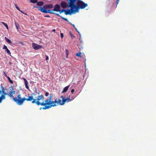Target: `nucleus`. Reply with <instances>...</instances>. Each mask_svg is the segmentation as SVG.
<instances>
[{
    "mask_svg": "<svg viewBox=\"0 0 156 156\" xmlns=\"http://www.w3.org/2000/svg\"><path fill=\"white\" fill-rule=\"evenodd\" d=\"M52 97V96L51 94H50L49 98H47L45 100L44 102H40V100H44V97L42 95H39L37 98L36 99H34L33 98V99L32 101V103L33 104L35 103L38 106L39 105L43 106L45 105V106L43 108H40V110L41 109L44 110L46 109H48L51 108V107L55 106V105L53 103H51V100Z\"/></svg>",
    "mask_w": 156,
    "mask_h": 156,
    "instance_id": "obj_1",
    "label": "nucleus"
},
{
    "mask_svg": "<svg viewBox=\"0 0 156 156\" xmlns=\"http://www.w3.org/2000/svg\"><path fill=\"white\" fill-rule=\"evenodd\" d=\"M78 0H67L68 1V8L70 7V9L65 10V13L66 15L70 14L71 15L73 13L78 11V2L76 4L75 3Z\"/></svg>",
    "mask_w": 156,
    "mask_h": 156,
    "instance_id": "obj_2",
    "label": "nucleus"
},
{
    "mask_svg": "<svg viewBox=\"0 0 156 156\" xmlns=\"http://www.w3.org/2000/svg\"><path fill=\"white\" fill-rule=\"evenodd\" d=\"M28 98H21V95L19 94L17 96V97H13V101L19 105H21L23 104L25 100L27 101H30L33 99V97L32 96H28Z\"/></svg>",
    "mask_w": 156,
    "mask_h": 156,
    "instance_id": "obj_3",
    "label": "nucleus"
},
{
    "mask_svg": "<svg viewBox=\"0 0 156 156\" xmlns=\"http://www.w3.org/2000/svg\"><path fill=\"white\" fill-rule=\"evenodd\" d=\"M61 97L62 98V101H61L60 99H59L58 101L57 100V99H56L54 101H51V103H52V102H53V103L55 105V106H56L59 104L63 105L66 101H67L68 102L70 101L69 98H67L66 99L64 98L62 96H61ZM52 103H53V102H52Z\"/></svg>",
    "mask_w": 156,
    "mask_h": 156,
    "instance_id": "obj_4",
    "label": "nucleus"
},
{
    "mask_svg": "<svg viewBox=\"0 0 156 156\" xmlns=\"http://www.w3.org/2000/svg\"><path fill=\"white\" fill-rule=\"evenodd\" d=\"M87 4L79 0V9H83L87 6Z\"/></svg>",
    "mask_w": 156,
    "mask_h": 156,
    "instance_id": "obj_5",
    "label": "nucleus"
},
{
    "mask_svg": "<svg viewBox=\"0 0 156 156\" xmlns=\"http://www.w3.org/2000/svg\"><path fill=\"white\" fill-rule=\"evenodd\" d=\"M32 46L33 48L35 50H37L39 49H40L42 47V46L41 45H38L37 44H35L34 43H32Z\"/></svg>",
    "mask_w": 156,
    "mask_h": 156,
    "instance_id": "obj_6",
    "label": "nucleus"
},
{
    "mask_svg": "<svg viewBox=\"0 0 156 156\" xmlns=\"http://www.w3.org/2000/svg\"><path fill=\"white\" fill-rule=\"evenodd\" d=\"M44 5L43 6V7H39L37 6H35L34 7L35 8H37L39 10H40L42 12L44 13H46V12H47L46 11V7H44Z\"/></svg>",
    "mask_w": 156,
    "mask_h": 156,
    "instance_id": "obj_7",
    "label": "nucleus"
},
{
    "mask_svg": "<svg viewBox=\"0 0 156 156\" xmlns=\"http://www.w3.org/2000/svg\"><path fill=\"white\" fill-rule=\"evenodd\" d=\"M60 5L58 4H56L54 7V9L52 10V11H55L56 12H58L60 11Z\"/></svg>",
    "mask_w": 156,
    "mask_h": 156,
    "instance_id": "obj_8",
    "label": "nucleus"
},
{
    "mask_svg": "<svg viewBox=\"0 0 156 156\" xmlns=\"http://www.w3.org/2000/svg\"><path fill=\"white\" fill-rule=\"evenodd\" d=\"M60 5L63 9H65L66 7L68 8V5L66 2H62L61 3Z\"/></svg>",
    "mask_w": 156,
    "mask_h": 156,
    "instance_id": "obj_9",
    "label": "nucleus"
},
{
    "mask_svg": "<svg viewBox=\"0 0 156 156\" xmlns=\"http://www.w3.org/2000/svg\"><path fill=\"white\" fill-rule=\"evenodd\" d=\"M3 49L5 50V51L9 55H11V53L10 52L9 50L8 49L7 47L5 45H4Z\"/></svg>",
    "mask_w": 156,
    "mask_h": 156,
    "instance_id": "obj_10",
    "label": "nucleus"
},
{
    "mask_svg": "<svg viewBox=\"0 0 156 156\" xmlns=\"http://www.w3.org/2000/svg\"><path fill=\"white\" fill-rule=\"evenodd\" d=\"M46 13H49L51 14H54L58 16H60V15L58 13H56L53 12V11H52V10H46Z\"/></svg>",
    "mask_w": 156,
    "mask_h": 156,
    "instance_id": "obj_11",
    "label": "nucleus"
},
{
    "mask_svg": "<svg viewBox=\"0 0 156 156\" xmlns=\"http://www.w3.org/2000/svg\"><path fill=\"white\" fill-rule=\"evenodd\" d=\"M23 79L24 80L25 85L26 87L28 90H29V87L28 86V83L27 80L25 78H23Z\"/></svg>",
    "mask_w": 156,
    "mask_h": 156,
    "instance_id": "obj_12",
    "label": "nucleus"
},
{
    "mask_svg": "<svg viewBox=\"0 0 156 156\" xmlns=\"http://www.w3.org/2000/svg\"><path fill=\"white\" fill-rule=\"evenodd\" d=\"M5 90H6V89H4L3 87H2V90H1V92L2 93V95H4L5 96L6 95H8V94L5 91Z\"/></svg>",
    "mask_w": 156,
    "mask_h": 156,
    "instance_id": "obj_13",
    "label": "nucleus"
},
{
    "mask_svg": "<svg viewBox=\"0 0 156 156\" xmlns=\"http://www.w3.org/2000/svg\"><path fill=\"white\" fill-rule=\"evenodd\" d=\"M70 85H69L65 87L63 89L62 91V93H64L66 92L69 88V87Z\"/></svg>",
    "mask_w": 156,
    "mask_h": 156,
    "instance_id": "obj_14",
    "label": "nucleus"
},
{
    "mask_svg": "<svg viewBox=\"0 0 156 156\" xmlns=\"http://www.w3.org/2000/svg\"><path fill=\"white\" fill-rule=\"evenodd\" d=\"M44 7H46V9H51L53 8V5L51 4H48V5H45Z\"/></svg>",
    "mask_w": 156,
    "mask_h": 156,
    "instance_id": "obj_15",
    "label": "nucleus"
},
{
    "mask_svg": "<svg viewBox=\"0 0 156 156\" xmlns=\"http://www.w3.org/2000/svg\"><path fill=\"white\" fill-rule=\"evenodd\" d=\"M1 93V91L0 90V93ZM5 97L4 95H2L1 97H0V103H1L2 102L3 100H5Z\"/></svg>",
    "mask_w": 156,
    "mask_h": 156,
    "instance_id": "obj_16",
    "label": "nucleus"
},
{
    "mask_svg": "<svg viewBox=\"0 0 156 156\" xmlns=\"http://www.w3.org/2000/svg\"><path fill=\"white\" fill-rule=\"evenodd\" d=\"M79 57H82L84 60L85 57V55L84 54V53L82 54L80 52H79Z\"/></svg>",
    "mask_w": 156,
    "mask_h": 156,
    "instance_id": "obj_17",
    "label": "nucleus"
},
{
    "mask_svg": "<svg viewBox=\"0 0 156 156\" xmlns=\"http://www.w3.org/2000/svg\"><path fill=\"white\" fill-rule=\"evenodd\" d=\"M5 40L9 44H12V42L11 41V40H10L9 39H8L7 37H5Z\"/></svg>",
    "mask_w": 156,
    "mask_h": 156,
    "instance_id": "obj_18",
    "label": "nucleus"
},
{
    "mask_svg": "<svg viewBox=\"0 0 156 156\" xmlns=\"http://www.w3.org/2000/svg\"><path fill=\"white\" fill-rule=\"evenodd\" d=\"M44 4V2H37V5L39 6H42Z\"/></svg>",
    "mask_w": 156,
    "mask_h": 156,
    "instance_id": "obj_19",
    "label": "nucleus"
},
{
    "mask_svg": "<svg viewBox=\"0 0 156 156\" xmlns=\"http://www.w3.org/2000/svg\"><path fill=\"white\" fill-rule=\"evenodd\" d=\"M15 25L17 29V30H18L19 29V27H20L19 24L18 23L16 22L15 21Z\"/></svg>",
    "mask_w": 156,
    "mask_h": 156,
    "instance_id": "obj_20",
    "label": "nucleus"
},
{
    "mask_svg": "<svg viewBox=\"0 0 156 156\" xmlns=\"http://www.w3.org/2000/svg\"><path fill=\"white\" fill-rule=\"evenodd\" d=\"M2 23L6 27V28L7 29H9V27H8V25L7 24V23H4V22H2Z\"/></svg>",
    "mask_w": 156,
    "mask_h": 156,
    "instance_id": "obj_21",
    "label": "nucleus"
},
{
    "mask_svg": "<svg viewBox=\"0 0 156 156\" xmlns=\"http://www.w3.org/2000/svg\"><path fill=\"white\" fill-rule=\"evenodd\" d=\"M9 96L10 97H12L13 98V97H14L13 95H12V91H10V92H9Z\"/></svg>",
    "mask_w": 156,
    "mask_h": 156,
    "instance_id": "obj_22",
    "label": "nucleus"
},
{
    "mask_svg": "<svg viewBox=\"0 0 156 156\" xmlns=\"http://www.w3.org/2000/svg\"><path fill=\"white\" fill-rule=\"evenodd\" d=\"M30 2L33 3H35L37 2V0H30Z\"/></svg>",
    "mask_w": 156,
    "mask_h": 156,
    "instance_id": "obj_23",
    "label": "nucleus"
},
{
    "mask_svg": "<svg viewBox=\"0 0 156 156\" xmlns=\"http://www.w3.org/2000/svg\"><path fill=\"white\" fill-rule=\"evenodd\" d=\"M66 58H68L69 55V51L67 50H66Z\"/></svg>",
    "mask_w": 156,
    "mask_h": 156,
    "instance_id": "obj_24",
    "label": "nucleus"
},
{
    "mask_svg": "<svg viewBox=\"0 0 156 156\" xmlns=\"http://www.w3.org/2000/svg\"><path fill=\"white\" fill-rule=\"evenodd\" d=\"M65 10L64 9H63L61 10H60V11L58 12H59L60 13H62L63 12H65Z\"/></svg>",
    "mask_w": 156,
    "mask_h": 156,
    "instance_id": "obj_25",
    "label": "nucleus"
},
{
    "mask_svg": "<svg viewBox=\"0 0 156 156\" xmlns=\"http://www.w3.org/2000/svg\"><path fill=\"white\" fill-rule=\"evenodd\" d=\"M69 34H70V36L71 37V38H75V36H74L72 34V33H71V32H69Z\"/></svg>",
    "mask_w": 156,
    "mask_h": 156,
    "instance_id": "obj_26",
    "label": "nucleus"
},
{
    "mask_svg": "<svg viewBox=\"0 0 156 156\" xmlns=\"http://www.w3.org/2000/svg\"><path fill=\"white\" fill-rule=\"evenodd\" d=\"M7 78H8V80H9V82H10V83H11V84H12L13 83V82L10 79V77H7Z\"/></svg>",
    "mask_w": 156,
    "mask_h": 156,
    "instance_id": "obj_27",
    "label": "nucleus"
},
{
    "mask_svg": "<svg viewBox=\"0 0 156 156\" xmlns=\"http://www.w3.org/2000/svg\"><path fill=\"white\" fill-rule=\"evenodd\" d=\"M35 92L37 94H39L40 93V92L39 91V90L38 89H36L35 90Z\"/></svg>",
    "mask_w": 156,
    "mask_h": 156,
    "instance_id": "obj_28",
    "label": "nucleus"
},
{
    "mask_svg": "<svg viewBox=\"0 0 156 156\" xmlns=\"http://www.w3.org/2000/svg\"><path fill=\"white\" fill-rule=\"evenodd\" d=\"M59 16L62 19L67 21L68 22H69V21H68V19L67 18H65L63 17H62L61 16Z\"/></svg>",
    "mask_w": 156,
    "mask_h": 156,
    "instance_id": "obj_29",
    "label": "nucleus"
},
{
    "mask_svg": "<svg viewBox=\"0 0 156 156\" xmlns=\"http://www.w3.org/2000/svg\"><path fill=\"white\" fill-rule=\"evenodd\" d=\"M15 6L17 9H18L19 11H20V9L19 8V7L16 4H15Z\"/></svg>",
    "mask_w": 156,
    "mask_h": 156,
    "instance_id": "obj_30",
    "label": "nucleus"
},
{
    "mask_svg": "<svg viewBox=\"0 0 156 156\" xmlns=\"http://www.w3.org/2000/svg\"><path fill=\"white\" fill-rule=\"evenodd\" d=\"M72 25L73 26V27H74L75 30H76V31L77 32H78V30H77V28L75 27V26L74 24H73Z\"/></svg>",
    "mask_w": 156,
    "mask_h": 156,
    "instance_id": "obj_31",
    "label": "nucleus"
},
{
    "mask_svg": "<svg viewBox=\"0 0 156 156\" xmlns=\"http://www.w3.org/2000/svg\"><path fill=\"white\" fill-rule=\"evenodd\" d=\"M49 95V93L48 92H46V93H45V96H46V97L48 96V95Z\"/></svg>",
    "mask_w": 156,
    "mask_h": 156,
    "instance_id": "obj_32",
    "label": "nucleus"
},
{
    "mask_svg": "<svg viewBox=\"0 0 156 156\" xmlns=\"http://www.w3.org/2000/svg\"><path fill=\"white\" fill-rule=\"evenodd\" d=\"M45 57H46V60H48L49 59V57H48V56L47 55H46Z\"/></svg>",
    "mask_w": 156,
    "mask_h": 156,
    "instance_id": "obj_33",
    "label": "nucleus"
},
{
    "mask_svg": "<svg viewBox=\"0 0 156 156\" xmlns=\"http://www.w3.org/2000/svg\"><path fill=\"white\" fill-rule=\"evenodd\" d=\"M60 36L61 38H62L64 36L63 34L62 33H60Z\"/></svg>",
    "mask_w": 156,
    "mask_h": 156,
    "instance_id": "obj_34",
    "label": "nucleus"
},
{
    "mask_svg": "<svg viewBox=\"0 0 156 156\" xmlns=\"http://www.w3.org/2000/svg\"><path fill=\"white\" fill-rule=\"evenodd\" d=\"M74 91H75L74 89H73L71 91V92L72 94H73V93L74 92Z\"/></svg>",
    "mask_w": 156,
    "mask_h": 156,
    "instance_id": "obj_35",
    "label": "nucleus"
},
{
    "mask_svg": "<svg viewBox=\"0 0 156 156\" xmlns=\"http://www.w3.org/2000/svg\"><path fill=\"white\" fill-rule=\"evenodd\" d=\"M44 16L45 17H50V16L49 15H46V16Z\"/></svg>",
    "mask_w": 156,
    "mask_h": 156,
    "instance_id": "obj_36",
    "label": "nucleus"
},
{
    "mask_svg": "<svg viewBox=\"0 0 156 156\" xmlns=\"http://www.w3.org/2000/svg\"><path fill=\"white\" fill-rule=\"evenodd\" d=\"M117 0V1L116 2V3H117V4H118V3H119V0Z\"/></svg>",
    "mask_w": 156,
    "mask_h": 156,
    "instance_id": "obj_37",
    "label": "nucleus"
},
{
    "mask_svg": "<svg viewBox=\"0 0 156 156\" xmlns=\"http://www.w3.org/2000/svg\"><path fill=\"white\" fill-rule=\"evenodd\" d=\"M76 56H78V53H77L76 54Z\"/></svg>",
    "mask_w": 156,
    "mask_h": 156,
    "instance_id": "obj_38",
    "label": "nucleus"
},
{
    "mask_svg": "<svg viewBox=\"0 0 156 156\" xmlns=\"http://www.w3.org/2000/svg\"><path fill=\"white\" fill-rule=\"evenodd\" d=\"M52 31H53V32H54V31H55V29H53V30H52Z\"/></svg>",
    "mask_w": 156,
    "mask_h": 156,
    "instance_id": "obj_39",
    "label": "nucleus"
},
{
    "mask_svg": "<svg viewBox=\"0 0 156 156\" xmlns=\"http://www.w3.org/2000/svg\"><path fill=\"white\" fill-rule=\"evenodd\" d=\"M5 77H8V76H7V75L6 74H5Z\"/></svg>",
    "mask_w": 156,
    "mask_h": 156,
    "instance_id": "obj_40",
    "label": "nucleus"
},
{
    "mask_svg": "<svg viewBox=\"0 0 156 156\" xmlns=\"http://www.w3.org/2000/svg\"><path fill=\"white\" fill-rule=\"evenodd\" d=\"M20 12H22V13H23V11H22L21 10H20Z\"/></svg>",
    "mask_w": 156,
    "mask_h": 156,
    "instance_id": "obj_41",
    "label": "nucleus"
},
{
    "mask_svg": "<svg viewBox=\"0 0 156 156\" xmlns=\"http://www.w3.org/2000/svg\"><path fill=\"white\" fill-rule=\"evenodd\" d=\"M33 94V95H36V94Z\"/></svg>",
    "mask_w": 156,
    "mask_h": 156,
    "instance_id": "obj_42",
    "label": "nucleus"
},
{
    "mask_svg": "<svg viewBox=\"0 0 156 156\" xmlns=\"http://www.w3.org/2000/svg\"><path fill=\"white\" fill-rule=\"evenodd\" d=\"M78 33H79V34L80 35V37L81 36H80V34H79V32H78Z\"/></svg>",
    "mask_w": 156,
    "mask_h": 156,
    "instance_id": "obj_43",
    "label": "nucleus"
},
{
    "mask_svg": "<svg viewBox=\"0 0 156 156\" xmlns=\"http://www.w3.org/2000/svg\"><path fill=\"white\" fill-rule=\"evenodd\" d=\"M81 41L82 43L83 42V41H82V40H81Z\"/></svg>",
    "mask_w": 156,
    "mask_h": 156,
    "instance_id": "obj_44",
    "label": "nucleus"
},
{
    "mask_svg": "<svg viewBox=\"0 0 156 156\" xmlns=\"http://www.w3.org/2000/svg\"><path fill=\"white\" fill-rule=\"evenodd\" d=\"M80 38H81L80 37V38L79 39V40H80Z\"/></svg>",
    "mask_w": 156,
    "mask_h": 156,
    "instance_id": "obj_45",
    "label": "nucleus"
}]
</instances>
